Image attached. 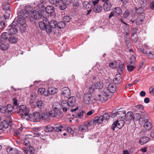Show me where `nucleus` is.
Instances as JSON below:
<instances>
[{
    "mask_svg": "<svg viewBox=\"0 0 154 154\" xmlns=\"http://www.w3.org/2000/svg\"><path fill=\"white\" fill-rule=\"evenodd\" d=\"M102 10V6L100 5H95L93 8L94 11L96 13H99Z\"/></svg>",
    "mask_w": 154,
    "mask_h": 154,
    "instance_id": "obj_30",
    "label": "nucleus"
},
{
    "mask_svg": "<svg viewBox=\"0 0 154 154\" xmlns=\"http://www.w3.org/2000/svg\"><path fill=\"white\" fill-rule=\"evenodd\" d=\"M17 20L15 19L14 20L13 22L11 24L10 26L12 27V28H16L18 27L17 24Z\"/></svg>",
    "mask_w": 154,
    "mask_h": 154,
    "instance_id": "obj_52",
    "label": "nucleus"
},
{
    "mask_svg": "<svg viewBox=\"0 0 154 154\" xmlns=\"http://www.w3.org/2000/svg\"><path fill=\"white\" fill-rule=\"evenodd\" d=\"M7 108L5 106H2L0 108V112L2 113H5L6 112Z\"/></svg>",
    "mask_w": 154,
    "mask_h": 154,
    "instance_id": "obj_63",
    "label": "nucleus"
},
{
    "mask_svg": "<svg viewBox=\"0 0 154 154\" xmlns=\"http://www.w3.org/2000/svg\"><path fill=\"white\" fill-rule=\"evenodd\" d=\"M63 20L64 23L68 22L70 20V18L69 16H66L64 17Z\"/></svg>",
    "mask_w": 154,
    "mask_h": 154,
    "instance_id": "obj_60",
    "label": "nucleus"
},
{
    "mask_svg": "<svg viewBox=\"0 0 154 154\" xmlns=\"http://www.w3.org/2000/svg\"><path fill=\"white\" fill-rule=\"evenodd\" d=\"M149 140V138L147 137H141L139 140V143L141 145H143L146 143Z\"/></svg>",
    "mask_w": 154,
    "mask_h": 154,
    "instance_id": "obj_27",
    "label": "nucleus"
},
{
    "mask_svg": "<svg viewBox=\"0 0 154 154\" xmlns=\"http://www.w3.org/2000/svg\"><path fill=\"white\" fill-rule=\"evenodd\" d=\"M143 17H139V18L137 19L136 20L135 23L137 25H140L142 23L143 21V19L144 18V17L143 15H142Z\"/></svg>",
    "mask_w": 154,
    "mask_h": 154,
    "instance_id": "obj_42",
    "label": "nucleus"
},
{
    "mask_svg": "<svg viewBox=\"0 0 154 154\" xmlns=\"http://www.w3.org/2000/svg\"><path fill=\"white\" fill-rule=\"evenodd\" d=\"M101 117H102V120L103 122L105 123L109 119L110 116L108 113H105L103 116H101Z\"/></svg>",
    "mask_w": 154,
    "mask_h": 154,
    "instance_id": "obj_33",
    "label": "nucleus"
},
{
    "mask_svg": "<svg viewBox=\"0 0 154 154\" xmlns=\"http://www.w3.org/2000/svg\"><path fill=\"white\" fill-rule=\"evenodd\" d=\"M146 55L150 58H153L154 57V52L153 51H147L145 54Z\"/></svg>",
    "mask_w": 154,
    "mask_h": 154,
    "instance_id": "obj_46",
    "label": "nucleus"
},
{
    "mask_svg": "<svg viewBox=\"0 0 154 154\" xmlns=\"http://www.w3.org/2000/svg\"><path fill=\"white\" fill-rule=\"evenodd\" d=\"M128 72H131L133 71L135 68V66L133 65H129L127 66Z\"/></svg>",
    "mask_w": 154,
    "mask_h": 154,
    "instance_id": "obj_51",
    "label": "nucleus"
},
{
    "mask_svg": "<svg viewBox=\"0 0 154 154\" xmlns=\"http://www.w3.org/2000/svg\"><path fill=\"white\" fill-rule=\"evenodd\" d=\"M57 92V89L54 87L49 88L47 94H45V96L48 95V94H55Z\"/></svg>",
    "mask_w": 154,
    "mask_h": 154,
    "instance_id": "obj_24",
    "label": "nucleus"
},
{
    "mask_svg": "<svg viewBox=\"0 0 154 154\" xmlns=\"http://www.w3.org/2000/svg\"><path fill=\"white\" fill-rule=\"evenodd\" d=\"M66 26V24L63 21H60L57 23V26L60 29L63 28Z\"/></svg>",
    "mask_w": 154,
    "mask_h": 154,
    "instance_id": "obj_44",
    "label": "nucleus"
},
{
    "mask_svg": "<svg viewBox=\"0 0 154 154\" xmlns=\"http://www.w3.org/2000/svg\"><path fill=\"white\" fill-rule=\"evenodd\" d=\"M31 14V17L35 20H39L42 17V15L40 13L39 11L34 10Z\"/></svg>",
    "mask_w": 154,
    "mask_h": 154,
    "instance_id": "obj_12",
    "label": "nucleus"
},
{
    "mask_svg": "<svg viewBox=\"0 0 154 154\" xmlns=\"http://www.w3.org/2000/svg\"><path fill=\"white\" fill-rule=\"evenodd\" d=\"M71 3L70 0H59L56 5L60 10H64L67 7V5Z\"/></svg>",
    "mask_w": 154,
    "mask_h": 154,
    "instance_id": "obj_5",
    "label": "nucleus"
},
{
    "mask_svg": "<svg viewBox=\"0 0 154 154\" xmlns=\"http://www.w3.org/2000/svg\"><path fill=\"white\" fill-rule=\"evenodd\" d=\"M9 33L11 35L15 34L17 31V29L16 28L9 26L8 27Z\"/></svg>",
    "mask_w": 154,
    "mask_h": 154,
    "instance_id": "obj_26",
    "label": "nucleus"
},
{
    "mask_svg": "<svg viewBox=\"0 0 154 154\" xmlns=\"http://www.w3.org/2000/svg\"><path fill=\"white\" fill-rule=\"evenodd\" d=\"M18 18L17 20V22L21 25L23 26L24 25L25 23V19L26 18H23V17H17Z\"/></svg>",
    "mask_w": 154,
    "mask_h": 154,
    "instance_id": "obj_28",
    "label": "nucleus"
},
{
    "mask_svg": "<svg viewBox=\"0 0 154 154\" xmlns=\"http://www.w3.org/2000/svg\"><path fill=\"white\" fill-rule=\"evenodd\" d=\"M70 106L68 102L66 100H63L61 103V108L65 113L70 110Z\"/></svg>",
    "mask_w": 154,
    "mask_h": 154,
    "instance_id": "obj_10",
    "label": "nucleus"
},
{
    "mask_svg": "<svg viewBox=\"0 0 154 154\" xmlns=\"http://www.w3.org/2000/svg\"><path fill=\"white\" fill-rule=\"evenodd\" d=\"M33 121L35 122H38L41 119V115L39 112H35L33 114Z\"/></svg>",
    "mask_w": 154,
    "mask_h": 154,
    "instance_id": "obj_20",
    "label": "nucleus"
},
{
    "mask_svg": "<svg viewBox=\"0 0 154 154\" xmlns=\"http://www.w3.org/2000/svg\"><path fill=\"white\" fill-rule=\"evenodd\" d=\"M67 130L68 133L71 134H72L74 133V131L70 127H68L66 128Z\"/></svg>",
    "mask_w": 154,
    "mask_h": 154,
    "instance_id": "obj_57",
    "label": "nucleus"
},
{
    "mask_svg": "<svg viewBox=\"0 0 154 154\" xmlns=\"http://www.w3.org/2000/svg\"><path fill=\"white\" fill-rule=\"evenodd\" d=\"M39 25L40 28L42 30H45L46 32L48 33L51 32V28H48V25L46 20L45 21H44L43 22H39Z\"/></svg>",
    "mask_w": 154,
    "mask_h": 154,
    "instance_id": "obj_7",
    "label": "nucleus"
},
{
    "mask_svg": "<svg viewBox=\"0 0 154 154\" xmlns=\"http://www.w3.org/2000/svg\"><path fill=\"white\" fill-rule=\"evenodd\" d=\"M66 128L65 126L59 125L56 127H54L53 130L55 132H59L64 131Z\"/></svg>",
    "mask_w": 154,
    "mask_h": 154,
    "instance_id": "obj_19",
    "label": "nucleus"
},
{
    "mask_svg": "<svg viewBox=\"0 0 154 154\" xmlns=\"http://www.w3.org/2000/svg\"><path fill=\"white\" fill-rule=\"evenodd\" d=\"M54 127L50 125H46L44 127V131L47 132H51L53 130Z\"/></svg>",
    "mask_w": 154,
    "mask_h": 154,
    "instance_id": "obj_36",
    "label": "nucleus"
},
{
    "mask_svg": "<svg viewBox=\"0 0 154 154\" xmlns=\"http://www.w3.org/2000/svg\"><path fill=\"white\" fill-rule=\"evenodd\" d=\"M32 10L33 8L32 7L29 5H27L25 7L24 11H26V13H28V14H31L33 12V11H32Z\"/></svg>",
    "mask_w": 154,
    "mask_h": 154,
    "instance_id": "obj_37",
    "label": "nucleus"
},
{
    "mask_svg": "<svg viewBox=\"0 0 154 154\" xmlns=\"http://www.w3.org/2000/svg\"><path fill=\"white\" fill-rule=\"evenodd\" d=\"M9 125L8 123L5 120L2 121L1 123V125L5 128H7L9 126Z\"/></svg>",
    "mask_w": 154,
    "mask_h": 154,
    "instance_id": "obj_41",
    "label": "nucleus"
},
{
    "mask_svg": "<svg viewBox=\"0 0 154 154\" xmlns=\"http://www.w3.org/2000/svg\"><path fill=\"white\" fill-rule=\"evenodd\" d=\"M61 104L58 102H54L52 105L51 109L49 111V116L51 117H56L57 118L62 117L63 113L60 110Z\"/></svg>",
    "mask_w": 154,
    "mask_h": 154,
    "instance_id": "obj_1",
    "label": "nucleus"
},
{
    "mask_svg": "<svg viewBox=\"0 0 154 154\" xmlns=\"http://www.w3.org/2000/svg\"><path fill=\"white\" fill-rule=\"evenodd\" d=\"M121 30L123 33L126 35H128L130 33V28L129 25L126 24L122 26L121 28Z\"/></svg>",
    "mask_w": 154,
    "mask_h": 154,
    "instance_id": "obj_14",
    "label": "nucleus"
},
{
    "mask_svg": "<svg viewBox=\"0 0 154 154\" xmlns=\"http://www.w3.org/2000/svg\"><path fill=\"white\" fill-rule=\"evenodd\" d=\"M46 12L48 14H51L55 11V8L53 5H49L45 8Z\"/></svg>",
    "mask_w": 154,
    "mask_h": 154,
    "instance_id": "obj_22",
    "label": "nucleus"
},
{
    "mask_svg": "<svg viewBox=\"0 0 154 154\" xmlns=\"http://www.w3.org/2000/svg\"><path fill=\"white\" fill-rule=\"evenodd\" d=\"M140 4L142 7L145 6L147 4V1L146 0H141L140 2Z\"/></svg>",
    "mask_w": 154,
    "mask_h": 154,
    "instance_id": "obj_62",
    "label": "nucleus"
},
{
    "mask_svg": "<svg viewBox=\"0 0 154 154\" xmlns=\"http://www.w3.org/2000/svg\"><path fill=\"white\" fill-rule=\"evenodd\" d=\"M133 32L131 34V38H133V39H134L133 38L134 37V36L135 35L136 36H137V34H136V30H137L136 28H133Z\"/></svg>",
    "mask_w": 154,
    "mask_h": 154,
    "instance_id": "obj_64",
    "label": "nucleus"
},
{
    "mask_svg": "<svg viewBox=\"0 0 154 154\" xmlns=\"http://www.w3.org/2000/svg\"><path fill=\"white\" fill-rule=\"evenodd\" d=\"M125 113L126 111L125 110L117 111L116 112V117L119 119H123Z\"/></svg>",
    "mask_w": 154,
    "mask_h": 154,
    "instance_id": "obj_15",
    "label": "nucleus"
},
{
    "mask_svg": "<svg viewBox=\"0 0 154 154\" xmlns=\"http://www.w3.org/2000/svg\"><path fill=\"white\" fill-rule=\"evenodd\" d=\"M45 89L44 88H40L38 90V93L39 95H42L45 92Z\"/></svg>",
    "mask_w": 154,
    "mask_h": 154,
    "instance_id": "obj_54",
    "label": "nucleus"
},
{
    "mask_svg": "<svg viewBox=\"0 0 154 154\" xmlns=\"http://www.w3.org/2000/svg\"><path fill=\"white\" fill-rule=\"evenodd\" d=\"M91 93H85L84 96V99L85 103L87 104H93L96 101L95 98L92 97Z\"/></svg>",
    "mask_w": 154,
    "mask_h": 154,
    "instance_id": "obj_4",
    "label": "nucleus"
},
{
    "mask_svg": "<svg viewBox=\"0 0 154 154\" xmlns=\"http://www.w3.org/2000/svg\"><path fill=\"white\" fill-rule=\"evenodd\" d=\"M143 11V8H140L137 9L136 10V12L137 14H140L142 13Z\"/></svg>",
    "mask_w": 154,
    "mask_h": 154,
    "instance_id": "obj_61",
    "label": "nucleus"
},
{
    "mask_svg": "<svg viewBox=\"0 0 154 154\" xmlns=\"http://www.w3.org/2000/svg\"><path fill=\"white\" fill-rule=\"evenodd\" d=\"M106 90L107 92L109 94H111L112 97L113 95V93L116 91V86L113 84H110L108 86L107 89H105Z\"/></svg>",
    "mask_w": 154,
    "mask_h": 154,
    "instance_id": "obj_8",
    "label": "nucleus"
},
{
    "mask_svg": "<svg viewBox=\"0 0 154 154\" xmlns=\"http://www.w3.org/2000/svg\"><path fill=\"white\" fill-rule=\"evenodd\" d=\"M37 107L40 109H42L44 107V104L41 100H39L37 101Z\"/></svg>",
    "mask_w": 154,
    "mask_h": 154,
    "instance_id": "obj_47",
    "label": "nucleus"
},
{
    "mask_svg": "<svg viewBox=\"0 0 154 154\" xmlns=\"http://www.w3.org/2000/svg\"><path fill=\"white\" fill-rule=\"evenodd\" d=\"M116 122V123H117V128H122L124 124V122L123 119H118Z\"/></svg>",
    "mask_w": 154,
    "mask_h": 154,
    "instance_id": "obj_31",
    "label": "nucleus"
},
{
    "mask_svg": "<svg viewBox=\"0 0 154 154\" xmlns=\"http://www.w3.org/2000/svg\"><path fill=\"white\" fill-rule=\"evenodd\" d=\"M36 98V94L34 93H31L30 95L29 99L32 100H35Z\"/></svg>",
    "mask_w": 154,
    "mask_h": 154,
    "instance_id": "obj_59",
    "label": "nucleus"
},
{
    "mask_svg": "<svg viewBox=\"0 0 154 154\" xmlns=\"http://www.w3.org/2000/svg\"><path fill=\"white\" fill-rule=\"evenodd\" d=\"M136 108L138 111L140 112H141L143 109V107L141 105H137L136 106Z\"/></svg>",
    "mask_w": 154,
    "mask_h": 154,
    "instance_id": "obj_55",
    "label": "nucleus"
},
{
    "mask_svg": "<svg viewBox=\"0 0 154 154\" xmlns=\"http://www.w3.org/2000/svg\"><path fill=\"white\" fill-rule=\"evenodd\" d=\"M19 112L21 113L23 116H27L29 115V110L27 108L26 106L21 105L19 107Z\"/></svg>",
    "mask_w": 154,
    "mask_h": 154,
    "instance_id": "obj_9",
    "label": "nucleus"
},
{
    "mask_svg": "<svg viewBox=\"0 0 154 154\" xmlns=\"http://www.w3.org/2000/svg\"><path fill=\"white\" fill-rule=\"evenodd\" d=\"M92 122L89 121L84 123L83 125H80L79 127V131L82 133H85L88 132V128L92 125Z\"/></svg>",
    "mask_w": 154,
    "mask_h": 154,
    "instance_id": "obj_6",
    "label": "nucleus"
},
{
    "mask_svg": "<svg viewBox=\"0 0 154 154\" xmlns=\"http://www.w3.org/2000/svg\"><path fill=\"white\" fill-rule=\"evenodd\" d=\"M130 14L131 15L132 17H133L135 15V14L133 13V11H131L130 13L128 11H126L123 13V17L127 18Z\"/></svg>",
    "mask_w": 154,
    "mask_h": 154,
    "instance_id": "obj_35",
    "label": "nucleus"
},
{
    "mask_svg": "<svg viewBox=\"0 0 154 154\" xmlns=\"http://www.w3.org/2000/svg\"><path fill=\"white\" fill-rule=\"evenodd\" d=\"M13 150L14 149L13 148L11 147H8L6 151L10 154H15L12 152Z\"/></svg>",
    "mask_w": 154,
    "mask_h": 154,
    "instance_id": "obj_58",
    "label": "nucleus"
},
{
    "mask_svg": "<svg viewBox=\"0 0 154 154\" xmlns=\"http://www.w3.org/2000/svg\"><path fill=\"white\" fill-rule=\"evenodd\" d=\"M91 2L85 1L83 3V5L85 8L86 9H89L91 7V5L90 4Z\"/></svg>",
    "mask_w": 154,
    "mask_h": 154,
    "instance_id": "obj_40",
    "label": "nucleus"
},
{
    "mask_svg": "<svg viewBox=\"0 0 154 154\" xmlns=\"http://www.w3.org/2000/svg\"><path fill=\"white\" fill-rule=\"evenodd\" d=\"M113 11L115 16H119L122 14V10L119 7H115L113 9Z\"/></svg>",
    "mask_w": 154,
    "mask_h": 154,
    "instance_id": "obj_23",
    "label": "nucleus"
},
{
    "mask_svg": "<svg viewBox=\"0 0 154 154\" xmlns=\"http://www.w3.org/2000/svg\"><path fill=\"white\" fill-rule=\"evenodd\" d=\"M7 110L8 111L9 114H10V113H11L13 109V106L11 104H9L6 107Z\"/></svg>",
    "mask_w": 154,
    "mask_h": 154,
    "instance_id": "obj_50",
    "label": "nucleus"
},
{
    "mask_svg": "<svg viewBox=\"0 0 154 154\" xmlns=\"http://www.w3.org/2000/svg\"><path fill=\"white\" fill-rule=\"evenodd\" d=\"M8 40L10 43L14 44L17 42V39L15 37L12 36L9 37Z\"/></svg>",
    "mask_w": 154,
    "mask_h": 154,
    "instance_id": "obj_45",
    "label": "nucleus"
},
{
    "mask_svg": "<svg viewBox=\"0 0 154 154\" xmlns=\"http://www.w3.org/2000/svg\"><path fill=\"white\" fill-rule=\"evenodd\" d=\"M11 13V11L10 10L6 11L4 15L5 18L6 19H8L10 16Z\"/></svg>",
    "mask_w": 154,
    "mask_h": 154,
    "instance_id": "obj_48",
    "label": "nucleus"
},
{
    "mask_svg": "<svg viewBox=\"0 0 154 154\" xmlns=\"http://www.w3.org/2000/svg\"><path fill=\"white\" fill-rule=\"evenodd\" d=\"M112 97L111 94H109L106 90H104L103 91H101L99 94L96 95L95 99L96 100L100 101L102 102L106 101L108 98Z\"/></svg>",
    "mask_w": 154,
    "mask_h": 154,
    "instance_id": "obj_2",
    "label": "nucleus"
},
{
    "mask_svg": "<svg viewBox=\"0 0 154 154\" xmlns=\"http://www.w3.org/2000/svg\"><path fill=\"white\" fill-rule=\"evenodd\" d=\"M102 117L101 116H97L95 117L93 120V123H94L101 124L103 123Z\"/></svg>",
    "mask_w": 154,
    "mask_h": 154,
    "instance_id": "obj_29",
    "label": "nucleus"
},
{
    "mask_svg": "<svg viewBox=\"0 0 154 154\" xmlns=\"http://www.w3.org/2000/svg\"><path fill=\"white\" fill-rule=\"evenodd\" d=\"M9 46L8 44L2 43L0 45V49L2 51L7 50Z\"/></svg>",
    "mask_w": 154,
    "mask_h": 154,
    "instance_id": "obj_39",
    "label": "nucleus"
},
{
    "mask_svg": "<svg viewBox=\"0 0 154 154\" xmlns=\"http://www.w3.org/2000/svg\"><path fill=\"white\" fill-rule=\"evenodd\" d=\"M114 82L117 84H122V79L120 74H116L113 79Z\"/></svg>",
    "mask_w": 154,
    "mask_h": 154,
    "instance_id": "obj_13",
    "label": "nucleus"
},
{
    "mask_svg": "<svg viewBox=\"0 0 154 154\" xmlns=\"http://www.w3.org/2000/svg\"><path fill=\"white\" fill-rule=\"evenodd\" d=\"M103 84L102 82L100 81L95 82L89 88L88 91L90 93H93L96 89L102 88L103 87Z\"/></svg>",
    "mask_w": 154,
    "mask_h": 154,
    "instance_id": "obj_3",
    "label": "nucleus"
},
{
    "mask_svg": "<svg viewBox=\"0 0 154 154\" xmlns=\"http://www.w3.org/2000/svg\"><path fill=\"white\" fill-rule=\"evenodd\" d=\"M48 116L47 114L44 113L42 114L41 116V119L45 122L48 120Z\"/></svg>",
    "mask_w": 154,
    "mask_h": 154,
    "instance_id": "obj_43",
    "label": "nucleus"
},
{
    "mask_svg": "<svg viewBox=\"0 0 154 154\" xmlns=\"http://www.w3.org/2000/svg\"><path fill=\"white\" fill-rule=\"evenodd\" d=\"M10 5L9 3L8 2H5L2 5V8L4 10H10Z\"/></svg>",
    "mask_w": 154,
    "mask_h": 154,
    "instance_id": "obj_38",
    "label": "nucleus"
},
{
    "mask_svg": "<svg viewBox=\"0 0 154 154\" xmlns=\"http://www.w3.org/2000/svg\"><path fill=\"white\" fill-rule=\"evenodd\" d=\"M136 59L135 55H132L131 57L130 63L131 64H134L135 62Z\"/></svg>",
    "mask_w": 154,
    "mask_h": 154,
    "instance_id": "obj_56",
    "label": "nucleus"
},
{
    "mask_svg": "<svg viewBox=\"0 0 154 154\" xmlns=\"http://www.w3.org/2000/svg\"><path fill=\"white\" fill-rule=\"evenodd\" d=\"M70 106L71 107H74L75 105L76 100L75 98L74 97H69L67 101Z\"/></svg>",
    "mask_w": 154,
    "mask_h": 154,
    "instance_id": "obj_17",
    "label": "nucleus"
},
{
    "mask_svg": "<svg viewBox=\"0 0 154 154\" xmlns=\"http://www.w3.org/2000/svg\"><path fill=\"white\" fill-rule=\"evenodd\" d=\"M8 34L6 32H4L2 34L1 38H0V40H1L0 43L5 42L8 39Z\"/></svg>",
    "mask_w": 154,
    "mask_h": 154,
    "instance_id": "obj_21",
    "label": "nucleus"
},
{
    "mask_svg": "<svg viewBox=\"0 0 154 154\" xmlns=\"http://www.w3.org/2000/svg\"><path fill=\"white\" fill-rule=\"evenodd\" d=\"M24 145L27 147H29L30 146L29 141L27 139H25L23 141Z\"/></svg>",
    "mask_w": 154,
    "mask_h": 154,
    "instance_id": "obj_53",
    "label": "nucleus"
},
{
    "mask_svg": "<svg viewBox=\"0 0 154 154\" xmlns=\"http://www.w3.org/2000/svg\"><path fill=\"white\" fill-rule=\"evenodd\" d=\"M57 22L54 20H51L48 22V28H51V32L52 31V29L56 28L57 26Z\"/></svg>",
    "mask_w": 154,
    "mask_h": 154,
    "instance_id": "obj_16",
    "label": "nucleus"
},
{
    "mask_svg": "<svg viewBox=\"0 0 154 154\" xmlns=\"http://www.w3.org/2000/svg\"><path fill=\"white\" fill-rule=\"evenodd\" d=\"M111 4L110 2L106 3L103 5V9L106 11H109L111 9Z\"/></svg>",
    "mask_w": 154,
    "mask_h": 154,
    "instance_id": "obj_32",
    "label": "nucleus"
},
{
    "mask_svg": "<svg viewBox=\"0 0 154 154\" xmlns=\"http://www.w3.org/2000/svg\"><path fill=\"white\" fill-rule=\"evenodd\" d=\"M45 6L43 5L42 4L39 3L37 5V9L38 11H41L44 9Z\"/></svg>",
    "mask_w": 154,
    "mask_h": 154,
    "instance_id": "obj_49",
    "label": "nucleus"
},
{
    "mask_svg": "<svg viewBox=\"0 0 154 154\" xmlns=\"http://www.w3.org/2000/svg\"><path fill=\"white\" fill-rule=\"evenodd\" d=\"M134 117L133 113L132 112L130 111L127 112V114H125L124 119L125 120L128 121L131 120Z\"/></svg>",
    "mask_w": 154,
    "mask_h": 154,
    "instance_id": "obj_18",
    "label": "nucleus"
},
{
    "mask_svg": "<svg viewBox=\"0 0 154 154\" xmlns=\"http://www.w3.org/2000/svg\"><path fill=\"white\" fill-rule=\"evenodd\" d=\"M152 124L149 122H146L144 124V127L146 130H149L152 128Z\"/></svg>",
    "mask_w": 154,
    "mask_h": 154,
    "instance_id": "obj_34",
    "label": "nucleus"
},
{
    "mask_svg": "<svg viewBox=\"0 0 154 154\" xmlns=\"http://www.w3.org/2000/svg\"><path fill=\"white\" fill-rule=\"evenodd\" d=\"M17 15L18 17L26 18L28 17V13H26V11L22 10L17 13Z\"/></svg>",
    "mask_w": 154,
    "mask_h": 154,
    "instance_id": "obj_25",
    "label": "nucleus"
},
{
    "mask_svg": "<svg viewBox=\"0 0 154 154\" xmlns=\"http://www.w3.org/2000/svg\"><path fill=\"white\" fill-rule=\"evenodd\" d=\"M61 94L62 96L68 98L71 95L70 89L68 87H64L61 89Z\"/></svg>",
    "mask_w": 154,
    "mask_h": 154,
    "instance_id": "obj_11",
    "label": "nucleus"
}]
</instances>
